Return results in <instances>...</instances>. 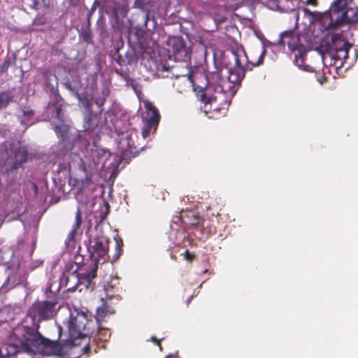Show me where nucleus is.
I'll return each instance as SVG.
<instances>
[{
    "label": "nucleus",
    "instance_id": "14",
    "mask_svg": "<svg viewBox=\"0 0 358 358\" xmlns=\"http://www.w3.org/2000/svg\"><path fill=\"white\" fill-rule=\"evenodd\" d=\"M27 285L26 275L22 274L20 270H17L15 273L8 275L6 280L0 287V293H6L17 285H23L24 287H26Z\"/></svg>",
    "mask_w": 358,
    "mask_h": 358
},
{
    "label": "nucleus",
    "instance_id": "1",
    "mask_svg": "<svg viewBox=\"0 0 358 358\" xmlns=\"http://www.w3.org/2000/svg\"><path fill=\"white\" fill-rule=\"evenodd\" d=\"M353 0H334L329 8V31L321 40L316 50L325 64L341 68L348 58L352 47L348 41L352 36L349 31L351 24L358 22V8L351 7Z\"/></svg>",
    "mask_w": 358,
    "mask_h": 358
},
{
    "label": "nucleus",
    "instance_id": "2",
    "mask_svg": "<svg viewBox=\"0 0 358 358\" xmlns=\"http://www.w3.org/2000/svg\"><path fill=\"white\" fill-rule=\"evenodd\" d=\"M231 57L235 64L234 66L226 67L227 80L221 78L219 72L205 76L207 84L205 92L201 94L202 102L208 103L213 99H221V96L225 94L226 101L229 103L245 77V71L252 70L247 65L248 59L244 50L232 51Z\"/></svg>",
    "mask_w": 358,
    "mask_h": 358
},
{
    "label": "nucleus",
    "instance_id": "48",
    "mask_svg": "<svg viewBox=\"0 0 358 358\" xmlns=\"http://www.w3.org/2000/svg\"><path fill=\"white\" fill-rule=\"evenodd\" d=\"M36 4H37V2H36V1H35L34 3V8H36Z\"/></svg>",
    "mask_w": 358,
    "mask_h": 358
},
{
    "label": "nucleus",
    "instance_id": "51",
    "mask_svg": "<svg viewBox=\"0 0 358 358\" xmlns=\"http://www.w3.org/2000/svg\"><path fill=\"white\" fill-rule=\"evenodd\" d=\"M103 337H106V334L104 333Z\"/></svg>",
    "mask_w": 358,
    "mask_h": 358
},
{
    "label": "nucleus",
    "instance_id": "50",
    "mask_svg": "<svg viewBox=\"0 0 358 358\" xmlns=\"http://www.w3.org/2000/svg\"><path fill=\"white\" fill-rule=\"evenodd\" d=\"M302 38L305 40L306 39V36H302Z\"/></svg>",
    "mask_w": 358,
    "mask_h": 358
},
{
    "label": "nucleus",
    "instance_id": "24",
    "mask_svg": "<svg viewBox=\"0 0 358 358\" xmlns=\"http://www.w3.org/2000/svg\"><path fill=\"white\" fill-rule=\"evenodd\" d=\"M244 0H218L220 6L224 8V10L234 11L237 10Z\"/></svg>",
    "mask_w": 358,
    "mask_h": 358
},
{
    "label": "nucleus",
    "instance_id": "7",
    "mask_svg": "<svg viewBox=\"0 0 358 358\" xmlns=\"http://www.w3.org/2000/svg\"><path fill=\"white\" fill-rule=\"evenodd\" d=\"M278 45H287L289 49L294 55L293 62L299 69L307 72L313 71V69L305 64L307 52L310 50L308 43H303L301 37L294 31H285L280 35L277 42Z\"/></svg>",
    "mask_w": 358,
    "mask_h": 358
},
{
    "label": "nucleus",
    "instance_id": "9",
    "mask_svg": "<svg viewBox=\"0 0 358 358\" xmlns=\"http://www.w3.org/2000/svg\"><path fill=\"white\" fill-rule=\"evenodd\" d=\"M129 5L124 1H114L106 8V13L110 17L112 28L118 31H122L124 27V19L129 11Z\"/></svg>",
    "mask_w": 358,
    "mask_h": 358
},
{
    "label": "nucleus",
    "instance_id": "4",
    "mask_svg": "<svg viewBox=\"0 0 358 358\" xmlns=\"http://www.w3.org/2000/svg\"><path fill=\"white\" fill-rule=\"evenodd\" d=\"M88 251L90 257H94L95 260L92 262L89 271L84 273L74 271L69 273L66 277V286L69 291L76 290L79 285H83L86 288H94L92 280L96 276L99 258H104L108 252V238L101 233L89 236Z\"/></svg>",
    "mask_w": 358,
    "mask_h": 358
},
{
    "label": "nucleus",
    "instance_id": "40",
    "mask_svg": "<svg viewBox=\"0 0 358 358\" xmlns=\"http://www.w3.org/2000/svg\"><path fill=\"white\" fill-rule=\"evenodd\" d=\"M89 350H90V345H89V344H87L83 348V351H84L85 353H87V352H89Z\"/></svg>",
    "mask_w": 358,
    "mask_h": 358
},
{
    "label": "nucleus",
    "instance_id": "27",
    "mask_svg": "<svg viewBox=\"0 0 358 358\" xmlns=\"http://www.w3.org/2000/svg\"><path fill=\"white\" fill-rule=\"evenodd\" d=\"M13 96L11 92L8 91L0 92V110L8 107L9 103L13 101Z\"/></svg>",
    "mask_w": 358,
    "mask_h": 358
},
{
    "label": "nucleus",
    "instance_id": "36",
    "mask_svg": "<svg viewBox=\"0 0 358 358\" xmlns=\"http://www.w3.org/2000/svg\"><path fill=\"white\" fill-rule=\"evenodd\" d=\"M10 65V58H7L3 64L1 66V71L3 72L8 69L9 66Z\"/></svg>",
    "mask_w": 358,
    "mask_h": 358
},
{
    "label": "nucleus",
    "instance_id": "26",
    "mask_svg": "<svg viewBox=\"0 0 358 358\" xmlns=\"http://www.w3.org/2000/svg\"><path fill=\"white\" fill-rule=\"evenodd\" d=\"M115 313L113 308L108 306L107 303H103V305L96 309V319L98 322L103 320L107 314H113Z\"/></svg>",
    "mask_w": 358,
    "mask_h": 358
},
{
    "label": "nucleus",
    "instance_id": "39",
    "mask_svg": "<svg viewBox=\"0 0 358 358\" xmlns=\"http://www.w3.org/2000/svg\"><path fill=\"white\" fill-rule=\"evenodd\" d=\"M132 87L134 89L136 93H138V92H141V90L138 89V87H140V86L138 84L134 83V84H132Z\"/></svg>",
    "mask_w": 358,
    "mask_h": 358
},
{
    "label": "nucleus",
    "instance_id": "21",
    "mask_svg": "<svg viewBox=\"0 0 358 358\" xmlns=\"http://www.w3.org/2000/svg\"><path fill=\"white\" fill-rule=\"evenodd\" d=\"M299 0H278V6L274 10H280L281 12H293L296 20L299 19V13H295L296 4Z\"/></svg>",
    "mask_w": 358,
    "mask_h": 358
},
{
    "label": "nucleus",
    "instance_id": "41",
    "mask_svg": "<svg viewBox=\"0 0 358 358\" xmlns=\"http://www.w3.org/2000/svg\"><path fill=\"white\" fill-rule=\"evenodd\" d=\"M165 358H178L177 354H170L167 355Z\"/></svg>",
    "mask_w": 358,
    "mask_h": 358
},
{
    "label": "nucleus",
    "instance_id": "19",
    "mask_svg": "<svg viewBox=\"0 0 358 358\" xmlns=\"http://www.w3.org/2000/svg\"><path fill=\"white\" fill-rule=\"evenodd\" d=\"M115 60L120 66L132 65L137 63L138 57L134 48H129L124 56L118 52Z\"/></svg>",
    "mask_w": 358,
    "mask_h": 358
},
{
    "label": "nucleus",
    "instance_id": "12",
    "mask_svg": "<svg viewBox=\"0 0 358 358\" xmlns=\"http://www.w3.org/2000/svg\"><path fill=\"white\" fill-rule=\"evenodd\" d=\"M60 155L63 157V162H59L57 169L55 171L57 175V179L65 180L69 177L71 161L78 162L81 158L75 152H70L67 148L61 151Z\"/></svg>",
    "mask_w": 358,
    "mask_h": 358
},
{
    "label": "nucleus",
    "instance_id": "3",
    "mask_svg": "<svg viewBox=\"0 0 358 358\" xmlns=\"http://www.w3.org/2000/svg\"><path fill=\"white\" fill-rule=\"evenodd\" d=\"M24 327H19L14 329L10 342L4 347L6 355L13 357L20 352L31 354L59 353L61 347L55 342L44 338L41 334H33Z\"/></svg>",
    "mask_w": 358,
    "mask_h": 358
},
{
    "label": "nucleus",
    "instance_id": "28",
    "mask_svg": "<svg viewBox=\"0 0 358 358\" xmlns=\"http://www.w3.org/2000/svg\"><path fill=\"white\" fill-rule=\"evenodd\" d=\"M106 94L105 92L103 91L101 94H95L93 96L94 101L99 108H101L104 105L106 101Z\"/></svg>",
    "mask_w": 358,
    "mask_h": 358
},
{
    "label": "nucleus",
    "instance_id": "46",
    "mask_svg": "<svg viewBox=\"0 0 358 358\" xmlns=\"http://www.w3.org/2000/svg\"><path fill=\"white\" fill-rule=\"evenodd\" d=\"M185 254H186V258L189 259L190 254L188 250L185 251Z\"/></svg>",
    "mask_w": 358,
    "mask_h": 358
},
{
    "label": "nucleus",
    "instance_id": "8",
    "mask_svg": "<svg viewBox=\"0 0 358 358\" xmlns=\"http://www.w3.org/2000/svg\"><path fill=\"white\" fill-rule=\"evenodd\" d=\"M122 122L117 121L115 123V133L118 136V148L122 155H134L138 152L139 150H142V147L136 145V141L138 138L136 131L131 128L129 124L125 123L120 127Z\"/></svg>",
    "mask_w": 358,
    "mask_h": 358
},
{
    "label": "nucleus",
    "instance_id": "16",
    "mask_svg": "<svg viewBox=\"0 0 358 358\" xmlns=\"http://www.w3.org/2000/svg\"><path fill=\"white\" fill-rule=\"evenodd\" d=\"M173 224L171 225L172 231L178 230V229H175L173 224L178 225L181 223L184 225L195 226L199 224L198 218L194 216L192 212L189 213L181 212L179 215H176L173 217Z\"/></svg>",
    "mask_w": 358,
    "mask_h": 358
},
{
    "label": "nucleus",
    "instance_id": "43",
    "mask_svg": "<svg viewBox=\"0 0 358 358\" xmlns=\"http://www.w3.org/2000/svg\"><path fill=\"white\" fill-rule=\"evenodd\" d=\"M185 238V235H184V234H181V238H177V242H176V243H177V244H179V243H180V241H181L182 239Z\"/></svg>",
    "mask_w": 358,
    "mask_h": 358
},
{
    "label": "nucleus",
    "instance_id": "15",
    "mask_svg": "<svg viewBox=\"0 0 358 358\" xmlns=\"http://www.w3.org/2000/svg\"><path fill=\"white\" fill-rule=\"evenodd\" d=\"M76 96L79 103L85 108V116L83 121V128L85 131L93 129L95 124L92 119V110L90 103L87 96L83 94L76 93Z\"/></svg>",
    "mask_w": 358,
    "mask_h": 358
},
{
    "label": "nucleus",
    "instance_id": "10",
    "mask_svg": "<svg viewBox=\"0 0 358 358\" xmlns=\"http://www.w3.org/2000/svg\"><path fill=\"white\" fill-rule=\"evenodd\" d=\"M169 57L175 62L186 63L191 58L192 50L181 36H174L169 40Z\"/></svg>",
    "mask_w": 358,
    "mask_h": 358
},
{
    "label": "nucleus",
    "instance_id": "49",
    "mask_svg": "<svg viewBox=\"0 0 358 358\" xmlns=\"http://www.w3.org/2000/svg\"><path fill=\"white\" fill-rule=\"evenodd\" d=\"M192 296L189 297V299H188V301H187V303H189V301H190V300L192 299Z\"/></svg>",
    "mask_w": 358,
    "mask_h": 358
},
{
    "label": "nucleus",
    "instance_id": "32",
    "mask_svg": "<svg viewBox=\"0 0 358 358\" xmlns=\"http://www.w3.org/2000/svg\"><path fill=\"white\" fill-rule=\"evenodd\" d=\"M184 64H185V66H184V68L182 69V71L180 74H176L177 77H179V76H190L191 70L188 67V63L186 62V63H184Z\"/></svg>",
    "mask_w": 358,
    "mask_h": 358
},
{
    "label": "nucleus",
    "instance_id": "13",
    "mask_svg": "<svg viewBox=\"0 0 358 358\" xmlns=\"http://www.w3.org/2000/svg\"><path fill=\"white\" fill-rule=\"evenodd\" d=\"M62 106V98L59 95L53 96L45 107V115L49 119H57L59 121H63Z\"/></svg>",
    "mask_w": 358,
    "mask_h": 358
},
{
    "label": "nucleus",
    "instance_id": "30",
    "mask_svg": "<svg viewBox=\"0 0 358 358\" xmlns=\"http://www.w3.org/2000/svg\"><path fill=\"white\" fill-rule=\"evenodd\" d=\"M262 3L266 4V6L271 10H275L278 6L277 1L278 0H259Z\"/></svg>",
    "mask_w": 358,
    "mask_h": 358
},
{
    "label": "nucleus",
    "instance_id": "44",
    "mask_svg": "<svg viewBox=\"0 0 358 358\" xmlns=\"http://www.w3.org/2000/svg\"><path fill=\"white\" fill-rule=\"evenodd\" d=\"M308 3L315 5L316 4V0H308Z\"/></svg>",
    "mask_w": 358,
    "mask_h": 358
},
{
    "label": "nucleus",
    "instance_id": "5",
    "mask_svg": "<svg viewBox=\"0 0 358 358\" xmlns=\"http://www.w3.org/2000/svg\"><path fill=\"white\" fill-rule=\"evenodd\" d=\"M45 300L37 301L29 307L19 327H24L33 334H41L40 322L54 318L60 308L59 297L55 293L49 289L45 291Z\"/></svg>",
    "mask_w": 358,
    "mask_h": 358
},
{
    "label": "nucleus",
    "instance_id": "17",
    "mask_svg": "<svg viewBox=\"0 0 358 358\" xmlns=\"http://www.w3.org/2000/svg\"><path fill=\"white\" fill-rule=\"evenodd\" d=\"M301 11L303 13V15L308 17L310 18V23H313L315 21H321L323 27L329 30L328 27V22L330 19V13L329 10L324 14L317 12H312L306 8H302Z\"/></svg>",
    "mask_w": 358,
    "mask_h": 358
},
{
    "label": "nucleus",
    "instance_id": "38",
    "mask_svg": "<svg viewBox=\"0 0 358 358\" xmlns=\"http://www.w3.org/2000/svg\"><path fill=\"white\" fill-rule=\"evenodd\" d=\"M144 24H145V27L148 29V22L150 21V17H149V15L147 13L144 16Z\"/></svg>",
    "mask_w": 358,
    "mask_h": 358
},
{
    "label": "nucleus",
    "instance_id": "22",
    "mask_svg": "<svg viewBox=\"0 0 358 358\" xmlns=\"http://www.w3.org/2000/svg\"><path fill=\"white\" fill-rule=\"evenodd\" d=\"M119 284V278L117 276L111 278L110 281L106 285H104V291L107 300H111L113 298L120 299V295L117 292V285Z\"/></svg>",
    "mask_w": 358,
    "mask_h": 358
},
{
    "label": "nucleus",
    "instance_id": "31",
    "mask_svg": "<svg viewBox=\"0 0 358 358\" xmlns=\"http://www.w3.org/2000/svg\"><path fill=\"white\" fill-rule=\"evenodd\" d=\"M42 264H43V261L37 259L36 261H33V262L29 263V264L25 266L29 271H31L34 270L35 268L41 266Z\"/></svg>",
    "mask_w": 358,
    "mask_h": 358
},
{
    "label": "nucleus",
    "instance_id": "45",
    "mask_svg": "<svg viewBox=\"0 0 358 358\" xmlns=\"http://www.w3.org/2000/svg\"><path fill=\"white\" fill-rule=\"evenodd\" d=\"M358 57V52L357 51V50H355V60L356 61Z\"/></svg>",
    "mask_w": 358,
    "mask_h": 358
},
{
    "label": "nucleus",
    "instance_id": "25",
    "mask_svg": "<svg viewBox=\"0 0 358 358\" xmlns=\"http://www.w3.org/2000/svg\"><path fill=\"white\" fill-rule=\"evenodd\" d=\"M22 113L23 114L22 117L19 115V120H20L21 124L28 127L29 126L32 124V122H31V119L34 115V111L28 107L24 106L21 108Z\"/></svg>",
    "mask_w": 358,
    "mask_h": 358
},
{
    "label": "nucleus",
    "instance_id": "47",
    "mask_svg": "<svg viewBox=\"0 0 358 358\" xmlns=\"http://www.w3.org/2000/svg\"><path fill=\"white\" fill-rule=\"evenodd\" d=\"M152 341H155L158 343V341L157 340V338L155 337H152Z\"/></svg>",
    "mask_w": 358,
    "mask_h": 358
},
{
    "label": "nucleus",
    "instance_id": "33",
    "mask_svg": "<svg viewBox=\"0 0 358 358\" xmlns=\"http://www.w3.org/2000/svg\"><path fill=\"white\" fill-rule=\"evenodd\" d=\"M83 40L87 43H91L92 34L90 31L85 30L83 32Z\"/></svg>",
    "mask_w": 358,
    "mask_h": 358
},
{
    "label": "nucleus",
    "instance_id": "34",
    "mask_svg": "<svg viewBox=\"0 0 358 358\" xmlns=\"http://www.w3.org/2000/svg\"><path fill=\"white\" fill-rule=\"evenodd\" d=\"M99 1L98 0H95L92 8H90V10L88 11V13H87V20L90 21V19L91 17V16L92 15V14L94 13V12L96 10V4H99Z\"/></svg>",
    "mask_w": 358,
    "mask_h": 358
},
{
    "label": "nucleus",
    "instance_id": "20",
    "mask_svg": "<svg viewBox=\"0 0 358 358\" xmlns=\"http://www.w3.org/2000/svg\"><path fill=\"white\" fill-rule=\"evenodd\" d=\"M62 122H64V120ZM54 131L56 133L57 137L61 138V142L59 143V148H62L63 147H66V143L70 145V143L68 141L69 128L67 124L62 122L55 125L54 127Z\"/></svg>",
    "mask_w": 358,
    "mask_h": 358
},
{
    "label": "nucleus",
    "instance_id": "37",
    "mask_svg": "<svg viewBox=\"0 0 358 358\" xmlns=\"http://www.w3.org/2000/svg\"><path fill=\"white\" fill-rule=\"evenodd\" d=\"M108 208H109V206L108 204L106 205V210L105 211H101L100 213V215H99V222H102L103 220H105V218L106 217L108 212Z\"/></svg>",
    "mask_w": 358,
    "mask_h": 358
},
{
    "label": "nucleus",
    "instance_id": "42",
    "mask_svg": "<svg viewBox=\"0 0 358 358\" xmlns=\"http://www.w3.org/2000/svg\"><path fill=\"white\" fill-rule=\"evenodd\" d=\"M170 69V66H167L166 65H162V70L168 71Z\"/></svg>",
    "mask_w": 358,
    "mask_h": 358
},
{
    "label": "nucleus",
    "instance_id": "11",
    "mask_svg": "<svg viewBox=\"0 0 358 358\" xmlns=\"http://www.w3.org/2000/svg\"><path fill=\"white\" fill-rule=\"evenodd\" d=\"M146 112L143 115V127L142 136L146 138L150 134L157 130L159 122V114L157 109L150 102L145 103Z\"/></svg>",
    "mask_w": 358,
    "mask_h": 358
},
{
    "label": "nucleus",
    "instance_id": "23",
    "mask_svg": "<svg viewBox=\"0 0 358 358\" xmlns=\"http://www.w3.org/2000/svg\"><path fill=\"white\" fill-rule=\"evenodd\" d=\"M81 213L80 207L78 208L76 217H75V222L72 225V228L71 231H69L67 239L69 241H72L74 240L76 233L78 232V230L80 229V224H81Z\"/></svg>",
    "mask_w": 358,
    "mask_h": 358
},
{
    "label": "nucleus",
    "instance_id": "29",
    "mask_svg": "<svg viewBox=\"0 0 358 358\" xmlns=\"http://www.w3.org/2000/svg\"><path fill=\"white\" fill-rule=\"evenodd\" d=\"M266 53V48L264 43H262V51L258 58V60L255 63H252V66H257L263 64L264 57Z\"/></svg>",
    "mask_w": 358,
    "mask_h": 358
},
{
    "label": "nucleus",
    "instance_id": "18",
    "mask_svg": "<svg viewBox=\"0 0 358 358\" xmlns=\"http://www.w3.org/2000/svg\"><path fill=\"white\" fill-rule=\"evenodd\" d=\"M29 153L25 147H19L14 153L10 165V170H16L21 167L28 160Z\"/></svg>",
    "mask_w": 358,
    "mask_h": 358
},
{
    "label": "nucleus",
    "instance_id": "6",
    "mask_svg": "<svg viewBox=\"0 0 358 358\" xmlns=\"http://www.w3.org/2000/svg\"><path fill=\"white\" fill-rule=\"evenodd\" d=\"M87 322V316L83 312L76 310L71 313L67 325L68 338L65 339L61 338L62 328L60 325H58L57 331L60 340L59 341H50L57 343L62 349L59 353H50L51 355H62L69 348L78 345L76 343L78 340L86 338L90 334V331L86 327Z\"/></svg>",
    "mask_w": 358,
    "mask_h": 358
},
{
    "label": "nucleus",
    "instance_id": "35",
    "mask_svg": "<svg viewBox=\"0 0 358 358\" xmlns=\"http://www.w3.org/2000/svg\"><path fill=\"white\" fill-rule=\"evenodd\" d=\"M227 18V14L226 13H222L220 15H219L216 18H215V21L216 23L219 22V23H222L223 22H224Z\"/></svg>",
    "mask_w": 358,
    "mask_h": 358
}]
</instances>
